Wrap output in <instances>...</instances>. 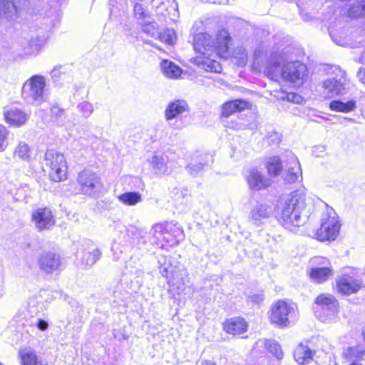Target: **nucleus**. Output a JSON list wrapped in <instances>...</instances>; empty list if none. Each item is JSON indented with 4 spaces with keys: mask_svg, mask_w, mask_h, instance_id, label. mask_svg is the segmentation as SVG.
I'll return each mask as SVG.
<instances>
[{
    "mask_svg": "<svg viewBox=\"0 0 365 365\" xmlns=\"http://www.w3.org/2000/svg\"><path fill=\"white\" fill-rule=\"evenodd\" d=\"M348 14L351 18H360L365 16V1L353 4L349 9Z\"/></svg>",
    "mask_w": 365,
    "mask_h": 365,
    "instance_id": "obj_36",
    "label": "nucleus"
},
{
    "mask_svg": "<svg viewBox=\"0 0 365 365\" xmlns=\"http://www.w3.org/2000/svg\"><path fill=\"white\" fill-rule=\"evenodd\" d=\"M150 165L155 170L156 173L164 174L167 171L166 160L163 155H154Z\"/></svg>",
    "mask_w": 365,
    "mask_h": 365,
    "instance_id": "obj_33",
    "label": "nucleus"
},
{
    "mask_svg": "<svg viewBox=\"0 0 365 365\" xmlns=\"http://www.w3.org/2000/svg\"><path fill=\"white\" fill-rule=\"evenodd\" d=\"M255 345L257 347H264L266 349H267L268 351H269L271 354H272L274 356H275L278 359H281L283 356V352L281 349L280 345L271 339H261L258 340Z\"/></svg>",
    "mask_w": 365,
    "mask_h": 365,
    "instance_id": "obj_28",
    "label": "nucleus"
},
{
    "mask_svg": "<svg viewBox=\"0 0 365 365\" xmlns=\"http://www.w3.org/2000/svg\"><path fill=\"white\" fill-rule=\"evenodd\" d=\"M36 327L39 330L45 331L48 327V322H46L43 319H38L37 322H36Z\"/></svg>",
    "mask_w": 365,
    "mask_h": 365,
    "instance_id": "obj_48",
    "label": "nucleus"
},
{
    "mask_svg": "<svg viewBox=\"0 0 365 365\" xmlns=\"http://www.w3.org/2000/svg\"><path fill=\"white\" fill-rule=\"evenodd\" d=\"M6 121L13 125L20 126L26 123L28 115L17 108H11L4 111Z\"/></svg>",
    "mask_w": 365,
    "mask_h": 365,
    "instance_id": "obj_24",
    "label": "nucleus"
},
{
    "mask_svg": "<svg viewBox=\"0 0 365 365\" xmlns=\"http://www.w3.org/2000/svg\"><path fill=\"white\" fill-rule=\"evenodd\" d=\"M282 76L284 81L300 86L307 76V69L305 65L299 61L290 62L283 67Z\"/></svg>",
    "mask_w": 365,
    "mask_h": 365,
    "instance_id": "obj_9",
    "label": "nucleus"
},
{
    "mask_svg": "<svg viewBox=\"0 0 365 365\" xmlns=\"http://www.w3.org/2000/svg\"><path fill=\"white\" fill-rule=\"evenodd\" d=\"M297 308L294 304L278 300L270 308V321L279 327H287L296 320Z\"/></svg>",
    "mask_w": 365,
    "mask_h": 365,
    "instance_id": "obj_3",
    "label": "nucleus"
},
{
    "mask_svg": "<svg viewBox=\"0 0 365 365\" xmlns=\"http://www.w3.org/2000/svg\"><path fill=\"white\" fill-rule=\"evenodd\" d=\"M175 232L178 233V235H179L180 234L182 235V230L179 229V228H177Z\"/></svg>",
    "mask_w": 365,
    "mask_h": 365,
    "instance_id": "obj_55",
    "label": "nucleus"
},
{
    "mask_svg": "<svg viewBox=\"0 0 365 365\" xmlns=\"http://www.w3.org/2000/svg\"><path fill=\"white\" fill-rule=\"evenodd\" d=\"M101 252L98 248L85 251L81 259V265L83 267H92L101 257Z\"/></svg>",
    "mask_w": 365,
    "mask_h": 365,
    "instance_id": "obj_30",
    "label": "nucleus"
},
{
    "mask_svg": "<svg viewBox=\"0 0 365 365\" xmlns=\"http://www.w3.org/2000/svg\"><path fill=\"white\" fill-rule=\"evenodd\" d=\"M60 70L58 68H55L51 72V76L53 79H56L60 76Z\"/></svg>",
    "mask_w": 365,
    "mask_h": 365,
    "instance_id": "obj_49",
    "label": "nucleus"
},
{
    "mask_svg": "<svg viewBox=\"0 0 365 365\" xmlns=\"http://www.w3.org/2000/svg\"><path fill=\"white\" fill-rule=\"evenodd\" d=\"M314 312L322 322L334 321L338 315V302L334 297L328 294H320L316 298Z\"/></svg>",
    "mask_w": 365,
    "mask_h": 365,
    "instance_id": "obj_5",
    "label": "nucleus"
},
{
    "mask_svg": "<svg viewBox=\"0 0 365 365\" xmlns=\"http://www.w3.org/2000/svg\"><path fill=\"white\" fill-rule=\"evenodd\" d=\"M119 200L127 205H135L141 201V195L136 192H128L120 195Z\"/></svg>",
    "mask_w": 365,
    "mask_h": 365,
    "instance_id": "obj_34",
    "label": "nucleus"
},
{
    "mask_svg": "<svg viewBox=\"0 0 365 365\" xmlns=\"http://www.w3.org/2000/svg\"><path fill=\"white\" fill-rule=\"evenodd\" d=\"M259 52H260L259 51H255V58H256V59H257V58H259Z\"/></svg>",
    "mask_w": 365,
    "mask_h": 365,
    "instance_id": "obj_54",
    "label": "nucleus"
},
{
    "mask_svg": "<svg viewBox=\"0 0 365 365\" xmlns=\"http://www.w3.org/2000/svg\"><path fill=\"white\" fill-rule=\"evenodd\" d=\"M32 221L36 227L40 230H48L55 223L54 217L48 208H38L33 212Z\"/></svg>",
    "mask_w": 365,
    "mask_h": 365,
    "instance_id": "obj_12",
    "label": "nucleus"
},
{
    "mask_svg": "<svg viewBox=\"0 0 365 365\" xmlns=\"http://www.w3.org/2000/svg\"><path fill=\"white\" fill-rule=\"evenodd\" d=\"M9 131L6 128L0 124V152L4 151L8 145L7 135Z\"/></svg>",
    "mask_w": 365,
    "mask_h": 365,
    "instance_id": "obj_42",
    "label": "nucleus"
},
{
    "mask_svg": "<svg viewBox=\"0 0 365 365\" xmlns=\"http://www.w3.org/2000/svg\"><path fill=\"white\" fill-rule=\"evenodd\" d=\"M168 224H155L152 227L150 232L156 240H159L163 237V240H165L167 242H170L169 239L164 236L165 232L170 230Z\"/></svg>",
    "mask_w": 365,
    "mask_h": 365,
    "instance_id": "obj_35",
    "label": "nucleus"
},
{
    "mask_svg": "<svg viewBox=\"0 0 365 365\" xmlns=\"http://www.w3.org/2000/svg\"><path fill=\"white\" fill-rule=\"evenodd\" d=\"M201 365H215V364L210 361H202Z\"/></svg>",
    "mask_w": 365,
    "mask_h": 365,
    "instance_id": "obj_53",
    "label": "nucleus"
},
{
    "mask_svg": "<svg viewBox=\"0 0 365 365\" xmlns=\"http://www.w3.org/2000/svg\"><path fill=\"white\" fill-rule=\"evenodd\" d=\"M310 279L315 283H322L328 280L333 274L331 267H313L309 270Z\"/></svg>",
    "mask_w": 365,
    "mask_h": 365,
    "instance_id": "obj_25",
    "label": "nucleus"
},
{
    "mask_svg": "<svg viewBox=\"0 0 365 365\" xmlns=\"http://www.w3.org/2000/svg\"><path fill=\"white\" fill-rule=\"evenodd\" d=\"M223 329L230 334H240L247 331V323L243 318L234 317L227 319L224 323Z\"/></svg>",
    "mask_w": 365,
    "mask_h": 365,
    "instance_id": "obj_18",
    "label": "nucleus"
},
{
    "mask_svg": "<svg viewBox=\"0 0 365 365\" xmlns=\"http://www.w3.org/2000/svg\"><path fill=\"white\" fill-rule=\"evenodd\" d=\"M21 365H48L47 361L38 357L30 348H26L19 352Z\"/></svg>",
    "mask_w": 365,
    "mask_h": 365,
    "instance_id": "obj_23",
    "label": "nucleus"
},
{
    "mask_svg": "<svg viewBox=\"0 0 365 365\" xmlns=\"http://www.w3.org/2000/svg\"><path fill=\"white\" fill-rule=\"evenodd\" d=\"M38 265L41 272L51 274L61 269L63 267L61 256L52 251H43L38 257Z\"/></svg>",
    "mask_w": 365,
    "mask_h": 365,
    "instance_id": "obj_10",
    "label": "nucleus"
},
{
    "mask_svg": "<svg viewBox=\"0 0 365 365\" xmlns=\"http://www.w3.org/2000/svg\"><path fill=\"white\" fill-rule=\"evenodd\" d=\"M265 167L270 176H278L282 170V163L278 156H272L265 160Z\"/></svg>",
    "mask_w": 365,
    "mask_h": 365,
    "instance_id": "obj_29",
    "label": "nucleus"
},
{
    "mask_svg": "<svg viewBox=\"0 0 365 365\" xmlns=\"http://www.w3.org/2000/svg\"><path fill=\"white\" fill-rule=\"evenodd\" d=\"M280 98L282 100L287 99L289 101H292L296 103H299L302 100V97L299 95L294 93H282Z\"/></svg>",
    "mask_w": 365,
    "mask_h": 365,
    "instance_id": "obj_45",
    "label": "nucleus"
},
{
    "mask_svg": "<svg viewBox=\"0 0 365 365\" xmlns=\"http://www.w3.org/2000/svg\"><path fill=\"white\" fill-rule=\"evenodd\" d=\"M214 38L207 34L200 33L195 36L193 47L195 50L203 56H212L215 53Z\"/></svg>",
    "mask_w": 365,
    "mask_h": 365,
    "instance_id": "obj_11",
    "label": "nucleus"
},
{
    "mask_svg": "<svg viewBox=\"0 0 365 365\" xmlns=\"http://www.w3.org/2000/svg\"><path fill=\"white\" fill-rule=\"evenodd\" d=\"M356 108V103L354 100L347 102L341 101H333L329 103V108L331 110L342 113H349L353 111Z\"/></svg>",
    "mask_w": 365,
    "mask_h": 365,
    "instance_id": "obj_31",
    "label": "nucleus"
},
{
    "mask_svg": "<svg viewBox=\"0 0 365 365\" xmlns=\"http://www.w3.org/2000/svg\"><path fill=\"white\" fill-rule=\"evenodd\" d=\"M314 354L307 346L300 344L294 350V356L299 364H304L312 359Z\"/></svg>",
    "mask_w": 365,
    "mask_h": 365,
    "instance_id": "obj_27",
    "label": "nucleus"
},
{
    "mask_svg": "<svg viewBox=\"0 0 365 365\" xmlns=\"http://www.w3.org/2000/svg\"><path fill=\"white\" fill-rule=\"evenodd\" d=\"M160 67L165 76L170 78H177L182 73L180 67L167 60L161 62Z\"/></svg>",
    "mask_w": 365,
    "mask_h": 365,
    "instance_id": "obj_32",
    "label": "nucleus"
},
{
    "mask_svg": "<svg viewBox=\"0 0 365 365\" xmlns=\"http://www.w3.org/2000/svg\"><path fill=\"white\" fill-rule=\"evenodd\" d=\"M358 77L360 81L365 85V68L359 71Z\"/></svg>",
    "mask_w": 365,
    "mask_h": 365,
    "instance_id": "obj_50",
    "label": "nucleus"
},
{
    "mask_svg": "<svg viewBox=\"0 0 365 365\" xmlns=\"http://www.w3.org/2000/svg\"><path fill=\"white\" fill-rule=\"evenodd\" d=\"M143 31L152 37L157 38L159 31L157 24L151 19L141 24Z\"/></svg>",
    "mask_w": 365,
    "mask_h": 365,
    "instance_id": "obj_38",
    "label": "nucleus"
},
{
    "mask_svg": "<svg viewBox=\"0 0 365 365\" xmlns=\"http://www.w3.org/2000/svg\"><path fill=\"white\" fill-rule=\"evenodd\" d=\"M48 88L44 76L34 75L28 79L22 87L21 95L24 100L31 103L40 105L45 101Z\"/></svg>",
    "mask_w": 365,
    "mask_h": 365,
    "instance_id": "obj_2",
    "label": "nucleus"
},
{
    "mask_svg": "<svg viewBox=\"0 0 365 365\" xmlns=\"http://www.w3.org/2000/svg\"><path fill=\"white\" fill-rule=\"evenodd\" d=\"M312 262L319 265L318 267H331V264L329 261L324 257H317L313 259Z\"/></svg>",
    "mask_w": 365,
    "mask_h": 365,
    "instance_id": "obj_46",
    "label": "nucleus"
},
{
    "mask_svg": "<svg viewBox=\"0 0 365 365\" xmlns=\"http://www.w3.org/2000/svg\"><path fill=\"white\" fill-rule=\"evenodd\" d=\"M282 60V55L278 51L272 52L269 54L267 66L264 71L269 78L274 79L277 77L279 66Z\"/></svg>",
    "mask_w": 365,
    "mask_h": 365,
    "instance_id": "obj_19",
    "label": "nucleus"
},
{
    "mask_svg": "<svg viewBox=\"0 0 365 365\" xmlns=\"http://www.w3.org/2000/svg\"><path fill=\"white\" fill-rule=\"evenodd\" d=\"M128 232L133 235H141V231L135 227H130V229L128 230Z\"/></svg>",
    "mask_w": 365,
    "mask_h": 365,
    "instance_id": "obj_51",
    "label": "nucleus"
},
{
    "mask_svg": "<svg viewBox=\"0 0 365 365\" xmlns=\"http://www.w3.org/2000/svg\"><path fill=\"white\" fill-rule=\"evenodd\" d=\"M340 226L334 213L332 216L324 217L321 227L317 230L316 238L322 242L334 240L339 232Z\"/></svg>",
    "mask_w": 365,
    "mask_h": 365,
    "instance_id": "obj_8",
    "label": "nucleus"
},
{
    "mask_svg": "<svg viewBox=\"0 0 365 365\" xmlns=\"http://www.w3.org/2000/svg\"><path fill=\"white\" fill-rule=\"evenodd\" d=\"M78 109L79 110L80 112L82 113V115L85 118L89 117L93 111V108L92 104H91L90 103H88L87 101L80 103L78 106Z\"/></svg>",
    "mask_w": 365,
    "mask_h": 365,
    "instance_id": "obj_43",
    "label": "nucleus"
},
{
    "mask_svg": "<svg viewBox=\"0 0 365 365\" xmlns=\"http://www.w3.org/2000/svg\"><path fill=\"white\" fill-rule=\"evenodd\" d=\"M362 288V283L354 277L344 274L337 280V289L339 292L350 294Z\"/></svg>",
    "mask_w": 365,
    "mask_h": 365,
    "instance_id": "obj_14",
    "label": "nucleus"
},
{
    "mask_svg": "<svg viewBox=\"0 0 365 365\" xmlns=\"http://www.w3.org/2000/svg\"><path fill=\"white\" fill-rule=\"evenodd\" d=\"M247 180L252 190H260L272 185V180L262 175L257 169H251L247 175Z\"/></svg>",
    "mask_w": 365,
    "mask_h": 365,
    "instance_id": "obj_16",
    "label": "nucleus"
},
{
    "mask_svg": "<svg viewBox=\"0 0 365 365\" xmlns=\"http://www.w3.org/2000/svg\"><path fill=\"white\" fill-rule=\"evenodd\" d=\"M79 192L88 196H93L101 187V180L96 173L84 170L78 174L76 179Z\"/></svg>",
    "mask_w": 365,
    "mask_h": 365,
    "instance_id": "obj_7",
    "label": "nucleus"
},
{
    "mask_svg": "<svg viewBox=\"0 0 365 365\" xmlns=\"http://www.w3.org/2000/svg\"><path fill=\"white\" fill-rule=\"evenodd\" d=\"M351 365H361V364H356V363H354V364H351Z\"/></svg>",
    "mask_w": 365,
    "mask_h": 365,
    "instance_id": "obj_56",
    "label": "nucleus"
},
{
    "mask_svg": "<svg viewBox=\"0 0 365 365\" xmlns=\"http://www.w3.org/2000/svg\"><path fill=\"white\" fill-rule=\"evenodd\" d=\"M134 15L135 19H138L140 24L151 19L149 11L140 4H135Z\"/></svg>",
    "mask_w": 365,
    "mask_h": 365,
    "instance_id": "obj_37",
    "label": "nucleus"
},
{
    "mask_svg": "<svg viewBox=\"0 0 365 365\" xmlns=\"http://www.w3.org/2000/svg\"><path fill=\"white\" fill-rule=\"evenodd\" d=\"M209 56H210L195 57L193 59V62L199 68L206 71L220 73L222 70L220 63L215 60L211 59Z\"/></svg>",
    "mask_w": 365,
    "mask_h": 365,
    "instance_id": "obj_20",
    "label": "nucleus"
},
{
    "mask_svg": "<svg viewBox=\"0 0 365 365\" xmlns=\"http://www.w3.org/2000/svg\"><path fill=\"white\" fill-rule=\"evenodd\" d=\"M44 166L48 170L51 180L59 182L66 178L67 164L64 155L53 150L46 152Z\"/></svg>",
    "mask_w": 365,
    "mask_h": 365,
    "instance_id": "obj_4",
    "label": "nucleus"
},
{
    "mask_svg": "<svg viewBox=\"0 0 365 365\" xmlns=\"http://www.w3.org/2000/svg\"><path fill=\"white\" fill-rule=\"evenodd\" d=\"M214 40L215 43V53L214 54L227 58L231 41L230 34L226 30H222L217 33Z\"/></svg>",
    "mask_w": 365,
    "mask_h": 365,
    "instance_id": "obj_17",
    "label": "nucleus"
},
{
    "mask_svg": "<svg viewBox=\"0 0 365 365\" xmlns=\"http://www.w3.org/2000/svg\"><path fill=\"white\" fill-rule=\"evenodd\" d=\"M15 155L24 160H29L31 158V150L29 145L25 143H20L16 148Z\"/></svg>",
    "mask_w": 365,
    "mask_h": 365,
    "instance_id": "obj_39",
    "label": "nucleus"
},
{
    "mask_svg": "<svg viewBox=\"0 0 365 365\" xmlns=\"http://www.w3.org/2000/svg\"><path fill=\"white\" fill-rule=\"evenodd\" d=\"M248 103L246 101L235 100L225 103L222 108V115L228 117L237 111L246 108Z\"/></svg>",
    "mask_w": 365,
    "mask_h": 365,
    "instance_id": "obj_26",
    "label": "nucleus"
},
{
    "mask_svg": "<svg viewBox=\"0 0 365 365\" xmlns=\"http://www.w3.org/2000/svg\"><path fill=\"white\" fill-rule=\"evenodd\" d=\"M160 273L162 276H163L165 278H168V270L166 267L160 269Z\"/></svg>",
    "mask_w": 365,
    "mask_h": 365,
    "instance_id": "obj_52",
    "label": "nucleus"
},
{
    "mask_svg": "<svg viewBox=\"0 0 365 365\" xmlns=\"http://www.w3.org/2000/svg\"><path fill=\"white\" fill-rule=\"evenodd\" d=\"M206 156H207V157H208V158H210V160H212V156H210V155H207Z\"/></svg>",
    "mask_w": 365,
    "mask_h": 365,
    "instance_id": "obj_57",
    "label": "nucleus"
},
{
    "mask_svg": "<svg viewBox=\"0 0 365 365\" xmlns=\"http://www.w3.org/2000/svg\"><path fill=\"white\" fill-rule=\"evenodd\" d=\"M156 38L168 44H173L176 39L174 31L170 29H167L162 33L159 32Z\"/></svg>",
    "mask_w": 365,
    "mask_h": 365,
    "instance_id": "obj_40",
    "label": "nucleus"
},
{
    "mask_svg": "<svg viewBox=\"0 0 365 365\" xmlns=\"http://www.w3.org/2000/svg\"><path fill=\"white\" fill-rule=\"evenodd\" d=\"M234 58L237 60L235 63L238 66H245L247 61V53L243 48H237L233 53Z\"/></svg>",
    "mask_w": 365,
    "mask_h": 365,
    "instance_id": "obj_41",
    "label": "nucleus"
},
{
    "mask_svg": "<svg viewBox=\"0 0 365 365\" xmlns=\"http://www.w3.org/2000/svg\"><path fill=\"white\" fill-rule=\"evenodd\" d=\"M346 78L343 76L330 78L323 82V93L327 98H332L343 93L345 89Z\"/></svg>",
    "mask_w": 365,
    "mask_h": 365,
    "instance_id": "obj_13",
    "label": "nucleus"
},
{
    "mask_svg": "<svg viewBox=\"0 0 365 365\" xmlns=\"http://www.w3.org/2000/svg\"><path fill=\"white\" fill-rule=\"evenodd\" d=\"M287 170L284 180L289 183H293L302 177L301 165L297 158L289 153L287 159Z\"/></svg>",
    "mask_w": 365,
    "mask_h": 365,
    "instance_id": "obj_15",
    "label": "nucleus"
},
{
    "mask_svg": "<svg viewBox=\"0 0 365 365\" xmlns=\"http://www.w3.org/2000/svg\"><path fill=\"white\" fill-rule=\"evenodd\" d=\"M305 200L304 192L296 190L278 201L279 221L286 229L294 231L304 223L301 212L305 207Z\"/></svg>",
    "mask_w": 365,
    "mask_h": 365,
    "instance_id": "obj_1",
    "label": "nucleus"
},
{
    "mask_svg": "<svg viewBox=\"0 0 365 365\" xmlns=\"http://www.w3.org/2000/svg\"><path fill=\"white\" fill-rule=\"evenodd\" d=\"M271 208L267 205H257L250 212V220L256 225L259 226L264 220L269 217Z\"/></svg>",
    "mask_w": 365,
    "mask_h": 365,
    "instance_id": "obj_22",
    "label": "nucleus"
},
{
    "mask_svg": "<svg viewBox=\"0 0 365 365\" xmlns=\"http://www.w3.org/2000/svg\"><path fill=\"white\" fill-rule=\"evenodd\" d=\"M206 164H207V163H206ZM205 165V163H191L187 165L186 169L187 170L188 173L190 175H195L203 169Z\"/></svg>",
    "mask_w": 365,
    "mask_h": 365,
    "instance_id": "obj_44",
    "label": "nucleus"
},
{
    "mask_svg": "<svg viewBox=\"0 0 365 365\" xmlns=\"http://www.w3.org/2000/svg\"><path fill=\"white\" fill-rule=\"evenodd\" d=\"M0 365H3V364H1L0 363Z\"/></svg>",
    "mask_w": 365,
    "mask_h": 365,
    "instance_id": "obj_58",
    "label": "nucleus"
},
{
    "mask_svg": "<svg viewBox=\"0 0 365 365\" xmlns=\"http://www.w3.org/2000/svg\"><path fill=\"white\" fill-rule=\"evenodd\" d=\"M247 299L250 302H252L255 304H259L264 300V295L262 293L259 294H253L251 295H249L247 297Z\"/></svg>",
    "mask_w": 365,
    "mask_h": 365,
    "instance_id": "obj_47",
    "label": "nucleus"
},
{
    "mask_svg": "<svg viewBox=\"0 0 365 365\" xmlns=\"http://www.w3.org/2000/svg\"><path fill=\"white\" fill-rule=\"evenodd\" d=\"M187 109L188 106L184 101L178 100L170 103L165 110V118L167 120H172L187 111Z\"/></svg>",
    "mask_w": 365,
    "mask_h": 365,
    "instance_id": "obj_21",
    "label": "nucleus"
},
{
    "mask_svg": "<svg viewBox=\"0 0 365 365\" xmlns=\"http://www.w3.org/2000/svg\"><path fill=\"white\" fill-rule=\"evenodd\" d=\"M29 6V0H0V21L17 19L20 12Z\"/></svg>",
    "mask_w": 365,
    "mask_h": 365,
    "instance_id": "obj_6",
    "label": "nucleus"
}]
</instances>
